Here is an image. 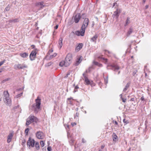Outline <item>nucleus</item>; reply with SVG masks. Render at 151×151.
I'll list each match as a JSON object with an SVG mask.
<instances>
[{
    "label": "nucleus",
    "instance_id": "1",
    "mask_svg": "<svg viewBox=\"0 0 151 151\" xmlns=\"http://www.w3.org/2000/svg\"><path fill=\"white\" fill-rule=\"evenodd\" d=\"M35 104H34L32 105V109L34 110V112L37 114L39 111L41 109L40 105L41 104V99L39 96L37 97V98L35 99Z\"/></svg>",
    "mask_w": 151,
    "mask_h": 151
},
{
    "label": "nucleus",
    "instance_id": "2",
    "mask_svg": "<svg viewBox=\"0 0 151 151\" xmlns=\"http://www.w3.org/2000/svg\"><path fill=\"white\" fill-rule=\"evenodd\" d=\"M3 100L6 105L9 106L11 105V99L9 97V94L8 91L4 92Z\"/></svg>",
    "mask_w": 151,
    "mask_h": 151
},
{
    "label": "nucleus",
    "instance_id": "3",
    "mask_svg": "<svg viewBox=\"0 0 151 151\" xmlns=\"http://www.w3.org/2000/svg\"><path fill=\"white\" fill-rule=\"evenodd\" d=\"M38 121V119L36 116L30 115L27 119L25 126L27 127L32 123L33 122L37 123Z\"/></svg>",
    "mask_w": 151,
    "mask_h": 151
},
{
    "label": "nucleus",
    "instance_id": "4",
    "mask_svg": "<svg viewBox=\"0 0 151 151\" xmlns=\"http://www.w3.org/2000/svg\"><path fill=\"white\" fill-rule=\"evenodd\" d=\"M72 59V55L70 53H68L64 61V66L66 67L68 66L71 63Z\"/></svg>",
    "mask_w": 151,
    "mask_h": 151
},
{
    "label": "nucleus",
    "instance_id": "5",
    "mask_svg": "<svg viewBox=\"0 0 151 151\" xmlns=\"http://www.w3.org/2000/svg\"><path fill=\"white\" fill-rule=\"evenodd\" d=\"M83 31L82 30V28H81V31H77L75 32L74 33L73 32H72L70 34V35H73L75 34L77 36H83L84 35L85 31L84 29L83 30Z\"/></svg>",
    "mask_w": 151,
    "mask_h": 151
},
{
    "label": "nucleus",
    "instance_id": "6",
    "mask_svg": "<svg viewBox=\"0 0 151 151\" xmlns=\"http://www.w3.org/2000/svg\"><path fill=\"white\" fill-rule=\"evenodd\" d=\"M89 23V20L88 18H85L82 25V30L84 29L85 31L86 28L88 27ZM83 31V30H82Z\"/></svg>",
    "mask_w": 151,
    "mask_h": 151
},
{
    "label": "nucleus",
    "instance_id": "7",
    "mask_svg": "<svg viewBox=\"0 0 151 151\" xmlns=\"http://www.w3.org/2000/svg\"><path fill=\"white\" fill-rule=\"evenodd\" d=\"M35 143L34 140L32 139L31 137H29L27 142V146L29 147L31 146L32 147H34Z\"/></svg>",
    "mask_w": 151,
    "mask_h": 151
},
{
    "label": "nucleus",
    "instance_id": "8",
    "mask_svg": "<svg viewBox=\"0 0 151 151\" xmlns=\"http://www.w3.org/2000/svg\"><path fill=\"white\" fill-rule=\"evenodd\" d=\"M36 7L38 8V10H40L43 9L45 6L44 2L43 1L37 2L35 4Z\"/></svg>",
    "mask_w": 151,
    "mask_h": 151
},
{
    "label": "nucleus",
    "instance_id": "9",
    "mask_svg": "<svg viewBox=\"0 0 151 151\" xmlns=\"http://www.w3.org/2000/svg\"><path fill=\"white\" fill-rule=\"evenodd\" d=\"M121 12L122 10L120 9H116V10L114 12V13L112 15V17L113 18L115 17L116 19H118Z\"/></svg>",
    "mask_w": 151,
    "mask_h": 151
},
{
    "label": "nucleus",
    "instance_id": "10",
    "mask_svg": "<svg viewBox=\"0 0 151 151\" xmlns=\"http://www.w3.org/2000/svg\"><path fill=\"white\" fill-rule=\"evenodd\" d=\"M37 51V50L35 49V50L32 51L31 52L29 55V58L31 60H32L35 59Z\"/></svg>",
    "mask_w": 151,
    "mask_h": 151
},
{
    "label": "nucleus",
    "instance_id": "11",
    "mask_svg": "<svg viewBox=\"0 0 151 151\" xmlns=\"http://www.w3.org/2000/svg\"><path fill=\"white\" fill-rule=\"evenodd\" d=\"M27 66L25 64H16L14 65V68L15 69H23L27 68Z\"/></svg>",
    "mask_w": 151,
    "mask_h": 151
},
{
    "label": "nucleus",
    "instance_id": "12",
    "mask_svg": "<svg viewBox=\"0 0 151 151\" xmlns=\"http://www.w3.org/2000/svg\"><path fill=\"white\" fill-rule=\"evenodd\" d=\"M36 135L37 137L40 139H43L45 137L44 134L40 131L37 132L36 133Z\"/></svg>",
    "mask_w": 151,
    "mask_h": 151
},
{
    "label": "nucleus",
    "instance_id": "13",
    "mask_svg": "<svg viewBox=\"0 0 151 151\" xmlns=\"http://www.w3.org/2000/svg\"><path fill=\"white\" fill-rule=\"evenodd\" d=\"M81 18V15L80 13H77L74 17V22L76 23H78Z\"/></svg>",
    "mask_w": 151,
    "mask_h": 151
},
{
    "label": "nucleus",
    "instance_id": "14",
    "mask_svg": "<svg viewBox=\"0 0 151 151\" xmlns=\"http://www.w3.org/2000/svg\"><path fill=\"white\" fill-rule=\"evenodd\" d=\"M110 66L111 68V69L115 71L119 70L120 68V67L117 65H111Z\"/></svg>",
    "mask_w": 151,
    "mask_h": 151
},
{
    "label": "nucleus",
    "instance_id": "15",
    "mask_svg": "<svg viewBox=\"0 0 151 151\" xmlns=\"http://www.w3.org/2000/svg\"><path fill=\"white\" fill-rule=\"evenodd\" d=\"M13 136V133H10L7 136V142L8 143H10Z\"/></svg>",
    "mask_w": 151,
    "mask_h": 151
},
{
    "label": "nucleus",
    "instance_id": "16",
    "mask_svg": "<svg viewBox=\"0 0 151 151\" xmlns=\"http://www.w3.org/2000/svg\"><path fill=\"white\" fill-rule=\"evenodd\" d=\"M83 46V44L82 43H79L78 45L76 47V50L77 51H79L81 49Z\"/></svg>",
    "mask_w": 151,
    "mask_h": 151
},
{
    "label": "nucleus",
    "instance_id": "17",
    "mask_svg": "<svg viewBox=\"0 0 151 151\" xmlns=\"http://www.w3.org/2000/svg\"><path fill=\"white\" fill-rule=\"evenodd\" d=\"M112 137L113 138L114 141L116 142L118 140L117 136L116 135L115 133H113L112 134Z\"/></svg>",
    "mask_w": 151,
    "mask_h": 151
},
{
    "label": "nucleus",
    "instance_id": "18",
    "mask_svg": "<svg viewBox=\"0 0 151 151\" xmlns=\"http://www.w3.org/2000/svg\"><path fill=\"white\" fill-rule=\"evenodd\" d=\"M20 55L24 58H27L28 56V53L24 52L22 53H20Z\"/></svg>",
    "mask_w": 151,
    "mask_h": 151
},
{
    "label": "nucleus",
    "instance_id": "19",
    "mask_svg": "<svg viewBox=\"0 0 151 151\" xmlns=\"http://www.w3.org/2000/svg\"><path fill=\"white\" fill-rule=\"evenodd\" d=\"M63 39L62 38H60L58 41V46L60 48H61L62 46Z\"/></svg>",
    "mask_w": 151,
    "mask_h": 151
},
{
    "label": "nucleus",
    "instance_id": "20",
    "mask_svg": "<svg viewBox=\"0 0 151 151\" xmlns=\"http://www.w3.org/2000/svg\"><path fill=\"white\" fill-rule=\"evenodd\" d=\"M98 37V35H95L93 37H92L91 39V40L93 42H96V40Z\"/></svg>",
    "mask_w": 151,
    "mask_h": 151
},
{
    "label": "nucleus",
    "instance_id": "21",
    "mask_svg": "<svg viewBox=\"0 0 151 151\" xmlns=\"http://www.w3.org/2000/svg\"><path fill=\"white\" fill-rule=\"evenodd\" d=\"M130 84V82H128L125 88L123 89V91L125 92L127 90V89L129 87Z\"/></svg>",
    "mask_w": 151,
    "mask_h": 151
},
{
    "label": "nucleus",
    "instance_id": "22",
    "mask_svg": "<svg viewBox=\"0 0 151 151\" xmlns=\"http://www.w3.org/2000/svg\"><path fill=\"white\" fill-rule=\"evenodd\" d=\"M133 32V29L132 27H130L127 33V36H129L130 35L132 32Z\"/></svg>",
    "mask_w": 151,
    "mask_h": 151
},
{
    "label": "nucleus",
    "instance_id": "23",
    "mask_svg": "<svg viewBox=\"0 0 151 151\" xmlns=\"http://www.w3.org/2000/svg\"><path fill=\"white\" fill-rule=\"evenodd\" d=\"M82 57H79L77 59V60L76 62V65H78L81 62L82 60V58H81Z\"/></svg>",
    "mask_w": 151,
    "mask_h": 151
},
{
    "label": "nucleus",
    "instance_id": "24",
    "mask_svg": "<svg viewBox=\"0 0 151 151\" xmlns=\"http://www.w3.org/2000/svg\"><path fill=\"white\" fill-rule=\"evenodd\" d=\"M18 19H12V20H10L9 21V23H15L17 22H18Z\"/></svg>",
    "mask_w": 151,
    "mask_h": 151
},
{
    "label": "nucleus",
    "instance_id": "25",
    "mask_svg": "<svg viewBox=\"0 0 151 151\" xmlns=\"http://www.w3.org/2000/svg\"><path fill=\"white\" fill-rule=\"evenodd\" d=\"M129 19L130 18L129 17H127V20L126 21V23L124 24L125 26H126L128 24L130 23Z\"/></svg>",
    "mask_w": 151,
    "mask_h": 151
},
{
    "label": "nucleus",
    "instance_id": "26",
    "mask_svg": "<svg viewBox=\"0 0 151 151\" xmlns=\"http://www.w3.org/2000/svg\"><path fill=\"white\" fill-rule=\"evenodd\" d=\"M52 51L51 52H50V58H53L55 57L56 55H57L56 53H54L53 55H52V54H52Z\"/></svg>",
    "mask_w": 151,
    "mask_h": 151
},
{
    "label": "nucleus",
    "instance_id": "27",
    "mask_svg": "<svg viewBox=\"0 0 151 151\" xmlns=\"http://www.w3.org/2000/svg\"><path fill=\"white\" fill-rule=\"evenodd\" d=\"M35 147L37 150H38L40 149V145L39 143L38 142H36L35 144Z\"/></svg>",
    "mask_w": 151,
    "mask_h": 151
},
{
    "label": "nucleus",
    "instance_id": "28",
    "mask_svg": "<svg viewBox=\"0 0 151 151\" xmlns=\"http://www.w3.org/2000/svg\"><path fill=\"white\" fill-rule=\"evenodd\" d=\"M85 81L86 83V84L87 85H88L90 84V81L87 78H85Z\"/></svg>",
    "mask_w": 151,
    "mask_h": 151
},
{
    "label": "nucleus",
    "instance_id": "29",
    "mask_svg": "<svg viewBox=\"0 0 151 151\" xmlns=\"http://www.w3.org/2000/svg\"><path fill=\"white\" fill-rule=\"evenodd\" d=\"M99 58L102 59L103 60V62H104L105 63H106L107 62V59L106 58H104L102 57L101 56H99Z\"/></svg>",
    "mask_w": 151,
    "mask_h": 151
},
{
    "label": "nucleus",
    "instance_id": "30",
    "mask_svg": "<svg viewBox=\"0 0 151 151\" xmlns=\"http://www.w3.org/2000/svg\"><path fill=\"white\" fill-rule=\"evenodd\" d=\"M29 130V129L28 128H27L25 129V136H27L28 135V133Z\"/></svg>",
    "mask_w": 151,
    "mask_h": 151
},
{
    "label": "nucleus",
    "instance_id": "31",
    "mask_svg": "<svg viewBox=\"0 0 151 151\" xmlns=\"http://www.w3.org/2000/svg\"><path fill=\"white\" fill-rule=\"evenodd\" d=\"M69 142L70 145L72 146L73 145L74 140L73 139H71L70 140H69Z\"/></svg>",
    "mask_w": 151,
    "mask_h": 151
},
{
    "label": "nucleus",
    "instance_id": "32",
    "mask_svg": "<svg viewBox=\"0 0 151 151\" xmlns=\"http://www.w3.org/2000/svg\"><path fill=\"white\" fill-rule=\"evenodd\" d=\"M78 88H79V87L78 86H76L75 87V88H74V90L73 92L74 93H75L77 91V89H78Z\"/></svg>",
    "mask_w": 151,
    "mask_h": 151
},
{
    "label": "nucleus",
    "instance_id": "33",
    "mask_svg": "<svg viewBox=\"0 0 151 151\" xmlns=\"http://www.w3.org/2000/svg\"><path fill=\"white\" fill-rule=\"evenodd\" d=\"M40 145L42 147H43L45 145V143L43 141H41L40 142Z\"/></svg>",
    "mask_w": 151,
    "mask_h": 151
},
{
    "label": "nucleus",
    "instance_id": "34",
    "mask_svg": "<svg viewBox=\"0 0 151 151\" xmlns=\"http://www.w3.org/2000/svg\"><path fill=\"white\" fill-rule=\"evenodd\" d=\"M60 66L62 67L63 65L64 66V61H61V62L59 64Z\"/></svg>",
    "mask_w": 151,
    "mask_h": 151
},
{
    "label": "nucleus",
    "instance_id": "35",
    "mask_svg": "<svg viewBox=\"0 0 151 151\" xmlns=\"http://www.w3.org/2000/svg\"><path fill=\"white\" fill-rule=\"evenodd\" d=\"M52 64V63L51 62H49L47 63L46 65L45 66H49L51 65Z\"/></svg>",
    "mask_w": 151,
    "mask_h": 151
},
{
    "label": "nucleus",
    "instance_id": "36",
    "mask_svg": "<svg viewBox=\"0 0 151 151\" xmlns=\"http://www.w3.org/2000/svg\"><path fill=\"white\" fill-rule=\"evenodd\" d=\"M123 122L125 124H127L129 123V122L128 120H127L125 119H124L123 120Z\"/></svg>",
    "mask_w": 151,
    "mask_h": 151
},
{
    "label": "nucleus",
    "instance_id": "37",
    "mask_svg": "<svg viewBox=\"0 0 151 151\" xmlns=\"http://www.w3.org/2000/svg\"><path fill=\"white\" fill-rule=\"evenodd\" d=\"M108 76H107L106 77V78L104 79V82L105 83V84H106L108 83Z\"/></svg>",
    "mask_w": 151,
    "mask_h": 151
},
{
    "label": "nucleus",
    "instance_id": "38",
    "mask_svg": "<svg viewBox=\"0 0 151 151\" xmlns=\"http://www.w3.org/2000/svg\"><path fill=\"white\" fill-rule=\"evenodd\" d=\"M86 17V14H83L81 15V18L84 19L85 17Z\"/></svg>",
    "mask_w": 151,
    "mask_h": 151
},
{
    "label": "nucleus",
    "instance_id": "39",
    "mask_svg": "<svg viewBox=\"0 0 151 151\" xmlns=\"http://www.w3.org/2000/svg\"><path fill=\"white\" fill-rule=\"evenodd\" d=\"M26 142V140L24 139L22 141V145L23 146H24L25 145V144Z\"/></svg>",
    "mask_w": 151,
    "mask_h": 151
},
{
    "label": "nucleus",
    "instance_id": "40",
    "mask_svg": "<svg viewBox=\"0 0 151 151\" xmlns=\"http://www.w3.org/2000/svg\"><path fill=\"white\" fill-rule=\"evenodd\" d=\"M22 94H23V93H19V94H17L16 96L17 98H19V97L21 96H22Z\"/></svg>",
    "mask_w": 151,
    "mask_h": 151
},
{
    "label": "nucleus",
    "instance_id": "41",
    "mask_svg": "<svg viewBox=\"0 0 151 151\" xmlns=\"http://www.w3.org/2000/svg\"><path fill=\"white\" fill-rule=\"evenodd\" d=\"M10 7L9 6V5L8 6L5 8V10L6 11H9L10 9Z\"/></svg>",
    "mask_w": 151,
    "mask_h": 151
},
{
    "label": "nucleus",
    "instance_id": "42",
    "mask_svg": "<svg viewBox=\"0 0 151 151\" xmlns=\"http://www.w3.org/2000/svg\"><path fill=\"white\" fill-rule=\"evenodd\" d=\"M93 63L96 65H99V63L97 62L94 61L93 62Z\"/></svg>",
    "mask_w": 151,
    "mask_h": 151
},
{
    "label": "nucleus",
    "instance_id": "43",
    "mask_svg": "<svg viewBox=\"0 0 151 151\" xmlns=\"http://www.w3.org/2000/svg\"><path fill=\"white\" fill-rule=\"evenodd\" d=\"M5 60H4L0 62V66L1 65H3L4 63L5 62Z\"/></svg>",
    "mask_w": 151,
    "mask_h": 151
},
{
    "label": "nucleus",
    "instance_id": "44",
    "mask_svg": "<svg viewBox=\"0 0 151 151\" xmlns=\"http://www.w3.org/2000/svg\"><path fill=\"white\" fill-rule=\"evenodd\" d=\"M47 150L48 151H51L52 150V148L51 147H48L47 148Z\"/></svg>",
    "mask_w": 151,
    "mask_h": 151
},
{
    "label": "nucleus",
    "instance_id": "45",
    "mask_svg": "<svg viewBox=\"0 0 151 151\" xmlns=\"http://www.w3.org/2000/svg\"><path fill=\"white\" fill-rule=\"evenodd\" d=\"M70 74V72H68L67 74V75L66 76H65L64 78H67L68 77V76Z\"/></svg>",
    "mask_w": 151,
    "mask_h": 151
},
{
    "label": "nucleus",
    "instance_id": "46",
    "mask_svg": "<svg viewBox=\"0 0 151 151\" xmlns=\"http://www.w3.org/2000/svg\"><path fill=\"white\" fill-rule=\"evenodd\" d=\"M121 99L122 100L123 102H125L127 100L126 99H124L123 98H122Z\"/></svg>",
    "mask_w": 151,
    "mask_h": 151
},
{
    "label": "nucleus",
    "instance_id": "47",
    "mask_svg": "<svg viewBox=\"0 0 151 151\" xmlns=\"http://www.w3.org/2000/svg\"><path fill=\"white\" fill-rule=\"evenodd\" d=\"M19 106V105H18L17 106H14V108L13 109H14V110H15V109H17V108H18Z\"/></svg>",
    "mask_w": 151,
    "mask_h": 151
},
{
    "label": "nucleus",
    "instance_id": "48",
    "mask_svg": "<svg viewBox=\"0 0 151 151\" xmlns=\"http://www.w3.org/2000/svg\"><path fill=\"white\" fill-rule=\"evenodd\" d=\"M9 80V78H6V79H5V80H4L2 82H3V83H4V82H6V81H8Z\"/></svg>",
    "mask_w": 151,
    "mask_h": 151
},
{
    "label": "nucleus",
    "instance_id": "49",
    "mask_svg": "<svg viewBox=\"0 0 151 151\" xmlns=\"http://www.w3.org/2000/svg\"><path fill=\"white\" fill-rule=\"evenodd\" d=\"M93 68L92 66L90 67L89 68L88 70V72H90L91 71L90 69L92 68Z\"/></svg>",
    "mask_w": 151,
    "mask_h": 151
},
{
    "label": "nucleus",
    "instance_id": "50",
    "mask_svg": "<svg viewBox=\"0 0 151 151\" xmlns=\"http://www.w3.org/2000/svg\"><path fill=\"white\" fill-rule=\"evenodd\" d=\"M141 100L142 101H143L145 100V99L144 96H142L141 98Z\"/></svg>",
    "mask_w": 151,
    "mask_h": 151
},
{
    "label": "nucleus",
    "instance_id": "51",
    "mask_svg": "<svg viewBox=\"0 0 151 151\" xmlns=\"http://www.w3.org/2000/svg\"><path fill=\"white\" fill-rule=\"evenodd\" d=\"M135 100V98H132L131 99L130 101H134Z\"/></svg>",
    "mask_w": 151,
    "mask_h": 151
},
{
    "label": "nucleus",
    "instance_id": "52",
    "mask_svg": "<svg viewBox=\"0 0 151 151\" xmlns=\"http://www.w3.org/2000/svg\"><path fill=\"white\" fill-rule=\"evenodd\" d=\"M85 73H84L83 74V76L84 78V79H85V78L86 77V78H87L85 75Z\"/></svg>",
    "mask_w": 151,
    "mask_h": 151
},
{
    "label": "nucleus",
    "instance_id": "53",
    "mask_svg": "<svg viewBox=\"0 0 151 151\" xmlns=\"http://www.w3.org/2000/svg\"><path fill=\"white\" fill-rule=\"evenodd\" d=\"M82 142L83 143H85L86 142V141L83 138L82 139Z\"/></svg>",
    "mask_w": 151,
    "mask_h": 151
},
{
    "label": "nucleus",
    "instance_id": "54",
    "mask_svg": "<svg viewBox=\"0 0 151 151\" xmlns=\"http://www.w3.org/2000/svg\"><path fill=\"white\" fill-rule=\"evenodd\" d=\"M58 25H56V26L54 28L55 29H58Z\"/></svg>",
    "mask_w": 151,
    "mask_h": 151
},
{
    "label": "nucleus",
    "instance_id": "55",
    "mask_svg": "<svg viewBox=\"0 0 151 151\" xmlns=\"http://www.w3.org/2000/svg\"><path fill=\"white\" fill-rule=\"evenodd\" d=\"M98 66L100 67H102V64L99 63V65H98Z\"/></svg>",
    "mask_w": 151,
    "mask_h": 151
},
{
    "label": "nucleus",
    "instance_id": "56",
    "mask_svg": "<svg viewBox=\"0 0 151 151\" xmlns=\"http://www.w3.org/2000/svg\"><path fill=\"white\" fill-rule=\"evenodd\" d=\"M137 72V70L136 71V72L134 71L133 72V76H135V75L136 74Z\"/></svg>",
    "mask_w": 151,
    "mask_h": 151
},
{
    "label": "nucleus",
    "instance_id": "57",
    "mask_svg": "<svg viewBox=\"0 0 151 151\" xmlns=\"http://www.w3.org/2000/svg\"><path fill=\"white\" fill-rule=\"evenodd\" d=\"M105 52H107L109 54H110L111 53V52L107 50H105Z\"/></svg>",
    "mask_w": 151,
    "mask_h": 151
},
{
    "label": "nucleus",
    "instance_id": "58",
    "mask_svg": "<svg viewBox=\"0 0 151 151\" xmlns=\"http://www.w3.org/2000/svg\"><path fill=\"white\" fill-rule=\"evenodd\" d=\"M104 147H105L104 145H101V149H103L104 148Z\"/></svg>",
    "mask_w": 151,
    "mask_h": 151
},
{
    "label": "nucleus",
    "instance_id": "59",
    "mask_svg": "<svg viewBox=\"0 0 151 151\" xmlns=\"http://www.w3.org/2000/svg\"><path fill=\"white\" fill-rule=\"evenodd\" d=\"M42 150H43V151H44V150L46 151V147H45V148H42Z\"/></svg>",
    "mask_w": 151,
    "mask_h": 151
},
{
    "label": "nucleus",
    "instance_id": "60",
    "mask_svg": "<svg viewBox=\"0 0 151 151\" xmlns=\"http://www.w3.org/2000/svg\"><path fill=\"white\" fill-rule=\"evenodd\" d=\"M116 4L117 5V3H116V2H115V3H114V4L113 6H112V7H113L114 6L116 5Z\"/></svg>",
    "mask_w": 151,
    "mask_h": 151
},
{
    "label": "nucleus",
    "instance_id": "61",
    "mask_svg": "<svg viewBox=\"0 0 151 151\" xmlns=\"http://www.w3.org/2000/svg\"><path fill=\"white\" fill-rule=\"evenodd\" d=\"M76 115L77 117H78L79 116V113L77 112L76 114Z\"/></svg>",
    "mask_w": 151,
    "mask_h": 151
},
{
    "label": "nucleus",
    "instance_id": "62",
    "mask_svg": "<svg viewBox=\"0 0 151 151\" xmlns=\"http://www.w3.org/2000/svg\"><path fill=\"white\" fill-rule=\"evenodd\" d=\"M94 25V22H92V27H93Z\"/></svg>",
    "mask_w": 151,
    "mask_h": 151
},
{
    "label": "nucleus",
    "instance_id": "63",
    "mask_svg": "<svg viewBox=\"0 0 151 151\" xmlns=\"http://www.w3.org/2000/svg\"><path fill=\"white\" fill-rule=\"evenodd\" d=\"M120 98L121 99H122V98H123V97H122V94H121L120 95Z\"/></svg>",
    "mask_w": 151,
    "mask_h": 151
},
{
    "label": "nucleus",
    "instance_id": "64",
    "mask_svg": "<svg viewBox=\"0 0 151 151\" xmlns=\"http://www.w3.org/2000/svg\"><path fill=\"white\" fill-rule=\"evenodd\" d=\"M148 6L147 5L145 6V8L146 9H147L148 8Z\"/></svg>",
    "mask_w": 151,
    "mask_h": 151
}]
</instances>
